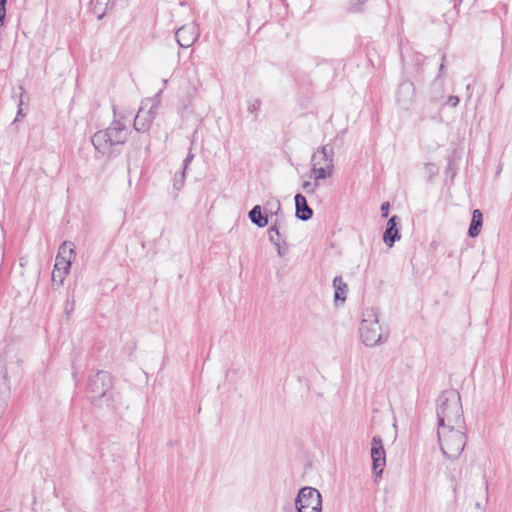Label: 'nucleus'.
Masks as SVG:
<instances>
[{
	"instance_id": "28",
	"label": "nucleus",
	"mask_w": 512,
	"mask_h": 512,
	"mask_svg": "<svg viewBox=\"0 0 512 512\" xmlns=\"http://www.w3.org/2000/svg\"><path fill=\"white\" fill-rule=\"evenodd\" d=\"M22 104H23V100H22V98H20L19 103H18L17 116H16L14 122L19 121L20 117L24 116L23 109H22Z\"/></svg>"
},
{
	"instance_id": "7",
	"label": "nucleus",
	"mask_w": 512,
	"mask_h": 512,
	"mask_svg": "<svg viewBox=\"0 0 512 512\" xmlns=\"http://www.w3.org/2000/svg\"><path fill=\"white\" fill-rule=\"evenodd\" d=\"M156 111L157 104L152 99L144 100L134 119V129L138 132L147 131L155 118Z\"/></svg>"
},
{
	"instance_id": "13",
	"label": "nucleus",
	"mask_w": 512,
	"mask_h": 512,
	"mask_svg": "<svg viewBox=\"0 0 512 512\" xmlns=\"http://www.w3.org/2000/svg\"><path fill=\"white\" fill-rule=\"evenodd\" d=\"M295 206H296V216L299 219H301L303 221H307L312 217L313 211L308 206L306 198L302 194L295 195Z\"/></svg>"
},
{
	"instance_id": "17",
	"label": "nucleus",
	"mask_w": 512,
	"mask_h": 512,
	"mask_svg": "<svg viewBox=\"0 0 512 512\" xmlns=\"http://www.w3.org/2000/svg\"><path fill=\"white\" fill-rule=\"evenodd\" d=\"M414 94V85L412 82L405 81L400 84L398 91L399 102H409L412 100Z\"/></svg>"
},
{
	"instance_id": "34",
	"label": "nucleus",
	"mask_w": 512,
	"mask_h": 512,
	"mask_svg": "<svg viewBox=\"0 0 512 512\" xmlns=\"http://www.w3.org/2000/svg\"><path fill=\"white\" fill-rule=\"evenodd\" d=\"M19 89H20V91H21V93H20V94L22 95V94H23V88H22V87H20Z\"/></svg>"
},
{
	"instance_id": "35",
	"label": "nucleus",
	"mask_w": 512,
	"mask_h": 512,
	"mask_svg": "<svg viewBox=\"0 0 512 512\" xmlns=\"http://www.w3.org/2000/svg\"><path fill=\"white\" fill-rule=\"evenodd\" d=\"M358 1H359V3H363L364 2V0H358Z\"/></svg>"
},
{
	"instance_id": "19",
	"label": "nucleus",
	"mask_w": 512,
	"mask_h": 512,
	"mask_svg": "<svg viewBox=\"0 0 512 512\" xmlns=\"http://www.w3.org/2000/svg\"><path fill=\"white\" fill-rule=\"evenodd\" d=\"M2 394L3 397H0V416L4 413L10 396V384L7 374L4 375V390Z\"/></svg>"
},
{
	"instance_id": "29",
	"label": "nucleus",
	"mask_w": 512,
	"mask_h": 512,
	"mask_svg": "<svg viewBox=\"0 0 512 512\" xmlns=\"http://www.w3.org/2000/svg\"><path fill=\"white\" fill-rule=\"evenodd\" d=\"M459 103V98L457 96H450L448 98V104L452 107H456Z\"/></svg>"
},
{
	"instance_id": "1",
	"label": "nucleus",
	"mask_w": 512,
	"mask_h": 512,
	"mask_svg": "<svg viewBox=\"0 0 512 512\" xmlns=\"http://www.w3.org/2000/svg\"><path fill=\"white\" fill-rule=\"evenodd\" d=\"M438 428L445 426L465 427L460 395L454 390L444 391L437 400Z\"/></svg>"
},
{
	"instance_id": "22",
	"label": "nucleus",
	"mask_w": 512,
	"mask_h": 512,
	"mask_svg": "<svg viewBox=\"0 0 512 512\" xmlns=\"http://www.w3.org/2000/svg\"><path fill=\"white\" fill-rule=\"evenodd\" d=\"M69 271L64 269H57L54 267L52 272V281L54 283L62 284Z\"/></svg>"
},
{
	"instance_id": "24",
	"label": "nucleus",
	"mask_w": 512,
	"mask_h": 512,
	"mask_svg": "<svg viewBox=\"0 0 512 512\" xmlns=\"http://www.w3.org/2000/svg\"><path fill=\"white\" fill-rule=\"evenodd\" d=\"M185 182V171H182L179 175L174 178L173 186L176 190H181Z\"/></svg>"
},
{
	"instance_id": "26",
	"label": "nucleus",
	"mask_w": 512,
	"mask_h": 512,
	"mask_svg": "<svg viewBox=\"0 0 512 512\" xmlns=\"http://www.w3.org/2000/svg\"><path fill=\"white\" fill-rule=\"evenodd\" d=\"M193 158H194V154L190 151L183 161V171H186L189 164L192 162Z\"/></svg>"
},
{
	"instance_id": "16",
	"label": "nucleus",
	"mask_w": 512,
	"mask_h": 512,
	"mask_svg": "<svg viewBox=\"0 0 512 512\" xmlns=\"http://www.w3.org/2000/svg\"><path fill=\"white\" fill-rule=\"evenodd\" d=\"M333 287L335 289V296H334L335 302L341 301V303H343L346 299L348 286L344 282V280L341 276H336L333 279Z\"/></svg>"
},
{
	"instance_id": "32",
	"label": "nucleus",
	"mask_w": 512,
	"mask_h": 512,
	"mask_svg": "<svg viewBox=\"0 0 512 512\" xmlns=\"http://www.w3.org/2000/svg\"><path fill=\"white\" fill-rule=\"evenodd\" d=\"M260 102L258 100H255L253 104L249 106L250 111H254L259 108Z\"/></svg>"
},
{
	"instance_id": "15",
	"label": "nucleus",
	"mask_w": 512,
	"mask_h": 512,
	"mask_svg": "<svg viewBox=\"0 0 512 512\" xmlns=\"http://www.w3.org/2000/svg\"><path fill=\"white\" fill-rule=\"evenodd\" d=\"M483 223V215L479 209H475L472 213V220L470 223V227L468 230V234L470 237H477L480 233V229Z\"/></svg>"
},
{
	"instance_id": "4",
	"label": "nucleus",
	"mask_w": 512,
	"mask_h": 512,
	"mask_svg": "<svg viewBox=\"0 0 512 512\" xmlns=\"http://www.w3.org/2000/svg\"><path fill=\"white\" fill-rule=\"evenodd\" d=\"M466 426H445L438 428V440L443 455L449 459H457L466 445Z\"/></svg>"
},
{
	"instance_id": "30",
	"label": "nucleus",
	"mask_w": 512,
	"mask_h": 512,
	"mask_svg": "<svg viewBox=\"0 0 512 512\" xmlns=\"http://www.w3.org/2000/svg\"><path fill=\"white\" fill-rule=\"evenodd\" d=\"M389 203L385 202L381 205V211L383 212V216L386 217L388 215Z\"/></svg>"
},
{
	"instance_id": "18",
	"label": "nucleus",
	"mask_w": 512,
	"mask_h": 512,
	"mask_svg": "<svg viewBox=\"0 0 512 512\" xmlns=\"http://www.w3.org/2000/svg\"><path fill=\"white\" fill-rule=\"evenodd\" d=\"M249 218L252 223L260 228L265 227L268 224L266 216L262 215L261 207L259 205L254 206L249 212Z\"/></svg>"
},
{
	"instance_id": "5",
	"label": "nucleus",
	"mask_w": 512,
	"mask_h": 512,
	"mask_svg": "<svg viewBox=\"0 0 512 512\" xmlns=\"http://www.w3.org/2000/svg\"><path fill=\"white\" fill-rule=\"evenodd\" d=\"M334 149L331 145H323L311 156V174L315 180H325L334 174Z\"/></svg>"
},
{
	"instance_id": "2",
	"label": "nucleus",
	"mask_w": 512,
	"mask_h": 512,
	"mask_svg": "<svg viewBox=\"0 0 512 512\" xmlns=\"http://www.w3.org/2000/svg\"><path fill=\"white\" fill-rule=\"evenodd\" d=\"M127 139V126L120 120H114L111 125L97 131L92 137V144L102 156H111L115 148L125 143Z\"/></svg>"
},
{
	"instance_id": "20",
	"label": "nucleus",
	"mask_w": 512,
	"mask_h": 512,
	"mask_svg": "<svg viewBox=\"0 0 512 512\" xmlns=\"http://www.w3.org/2000/svg\"><path fill=\"white\" fill-rule=\"evenodd\" d=\"M281 225L276 222L273 226H271L268 230L269 240L275 245L279 246V243L282 242V234L280 232Z\"/></svg>"
},
{
	"instance_id": "3",
	"label": "nucleus",
	"mask_w": 512,
	"mask_h": 512,
	"mask_svg": "<svg viewBox=\"0 0 512 512\" xmlns=\"http://www.w3.org/2000/svg\"><path fill=\"white\" fill-rule=\"evenodd\" d=\"M359 331L362 342L368 347L382 344L388 337L380 324L379 311L375 308H366L363 311Z\"/></svg>"
},
{
	"instance_id": "11",
	"label": "nucleus",
	"mask_w": 512,
	"mask_h": 512,
	"mask_svg": "<svg viewBox=\"0 0 512 512\" xmlns=\"http://www.w3.org/2000/svg\"><path fill=\"white\" fill-rule=\"evenodd\" d=\"M74 255V244L68 241L63 242L59 247L54 267L69 271L72 263V257Z\"/></svg>"
},
{
	"instance_id": "12",
	"label": "nucleus",
	"mask_w": 512,
	"mask_h": 512,
	"mask_svg": "<svg viewBox=\"0 0 512 512\" xmlns=\"http://www.w3.org/2000/svg\"><path fill=\"white\" fill-rule=\"evenodd\" d=\"M398 223L399 221L397 216L391 217L387 222V228L383 235V241L389 247H392L395 241L400 239V234L397 229Z\"/></svg>"
},
{
	"instance_id": "14",
	"label": "nucleus",
	"mask_w": 512,
	"mask_h": 512,
	"mask_svg": "<svg viewBox=\"0 0 512 512\" xmlns=\"http://www.w3.org/2000/svg\"><path fill=\"white\" fill-rule=\"evenodd\" d=\"M114 0H91L92 11L101 20L109 9L112 8Z\"/></svg>"
},
{
	"instance_id": "31",
	"label": "nucleus",
	"mask_w": 512,
	"mask_h": 512,
	"mask_svg": "<svg viewBox=\"0 0 512 512\" xmlns=\"http://www.w3.org/2000/svg\"><path fill=\"white\" fill-rule=\"evenodd\" d=\"M277 248V252L279 256H283L286 253V247L282 246V242L279 243V246H275Z\"/></svg>"
},
{
	"instance_id": "25",
	"label": "nucleus",
	"mask_w": 512,
	"mask_h": 512,
	"mask_svg": "<svg viewBox=\"0 0 512 512\" xmlns=\"http://www.w3.org/2000/svg\"><path fill=\"white\" fill-rule=\"evenodd\" d=\"M267 205L271 208V211L275 209V214H278V211L280 210V202L278 200L273 199L268 201Z\"/></svg>"
},
{
	"instance_id": "23",
	"label": "nucleus",
	"mask_w": 512,
	"mask_h": 512,
	"mask_svg": "<svg viewBox=\"0 0 512 512\" xmlns=\"http://www.w3.org/2000/svg\"><path fill=\"white\" fill-rule=\"evenodd\" d=\"M424 172L428 179L431 180L438 173V167L434 163H426L424 165Z\"/></svg>"
},
{
	"instance_id": "10",
	"label": "nucleus",
	"mask_w": 512,
	"mask_h": 512,
	"mask_svg": "<svg viewBox=\"0 0 512 512\" xmlns=\"http://www.w3.org/2000/svg\"><path fill=\"white\" fill-rule=\"evenodd\" d=\"M199 35V28L195 23L183 25L176 31L175 34L177 43L182 48H188L192 46L199 38Z\"/></svg>"
},
{
	"instance_id": "8",
	"label": "nucleus",
	"mask_w": 512,
	"mask_h": 512,
	"mask_svg": "<svg viewBox=\"0 0 512 512\" xmlns=\"http://www.w3.org/2000/svg\"><path fill=\"white\" fill-rule=\"evenodd\" d=\"M372 468L376 476L383 473L386 464V453L380 436H374L371 441Z\"/></svg>"
},
{
	"instance_id": "6",
	"label": "nucleus",
	"mask_w": 512,
	"mask_h": 512,
	"mask_svg": "<svg viewBox=\"0 0 512 512\" xmlns=\"http://www.w3.org/2000/svg\"><path fill=\"white\" fill-rule=\"evenodd\" d=\"M297 512H321L322 498L320 492L313 487H303L295 499Z\"/></svg>"
},
{
	"instance_id": "9",
	"label": "nucleus",
	"mask_w": 512,
	"mask_h": 512,
	"mask_svg": "<svg viewBox=\"0 0 512 512\" xmlns=\"http://www.w3.org/2000/svg\"><path fill=\"white\" fill-rule=\"evenodd\" d=\"M112 385L111 376L108 372L99 371L90 381V392L92 398H101L106 395Z\"/></svg>"
},
{
	"instance_id": "21",
	"label": "nucleus",
	"mask_w": 512,
	"mask_h": 512,
	"mask_svg": "<svg viewBox=\"0 0 512 512\" xmlns=\"http://www.w3.org/2000/svg\"><path fill=\"white\" fill-rule=\"evenodd\" d=\"M320 181L321 180H315V179H314L313 182H311V181H304L303 184H302V189L307 194H314L317 191V189L319 188Z\"/></svg>"
},
{
	"instance_id": "33",
	"label": "nucleus",
	"mask_w": 512,
	"mask_h": 512,
	"mask_svg": "<svg viewBox=\"0 0 512 512\" xmlns=\"http://www.w3.org/2000/svg\"><path fill=\"white\" fill-rule=\"evenodd\" d=\"M4 390V376L0 379V397H3L2 391Z\"/></svg>"
},
{
	"instance_id": "27",
	"label": "nucleus",
	"mask_w": 512,
	"mask_h": 512,
	"mask_svg": "<svg viewBox=\"0 0 512 512\" xmlns=\"http://www.w3.org/2000/svg\"><path fill=\"white\" fill-rule=\"evenodd\" d=\"M5 2L6 0H0V25L3 24L5 18Z\"/></svg>"
}]
</instances>
